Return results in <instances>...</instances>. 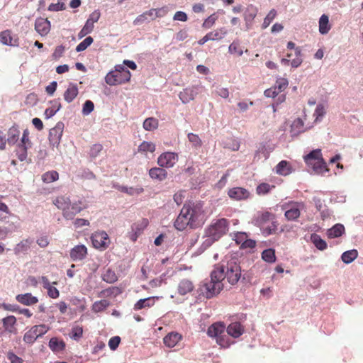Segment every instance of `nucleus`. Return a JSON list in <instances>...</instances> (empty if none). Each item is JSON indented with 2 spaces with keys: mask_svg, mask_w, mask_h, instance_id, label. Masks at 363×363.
<instances>
[{
  "mask_svg": "<svg viewBox=\"0 0 363 363\" xmlns=\"http://www.w3.org/2000/svg\"><path fill=\"white\" fill-rule=\"evenodd\" d=\"M203 211L201 203H189L183 206L180 213L174 223L175 228L179 231L187 227L195 228L200 225Z\"/></svg>",
  "mask_w": 363,
  "mask_h": 363,
  "instance_id": "nucleus-1",
  "label": "nucleus"
},
{
  "mask_svg": "<svg viewBox=\"0 0 363 363\" xmlns=\"http://www.w3.org/2000/svg\"><path fill=\"white\" fill-rule=\"evenodd\" d=\"M222 268V281L225 279L231 285L236 284L241 277V267L235 257L226 256L220 263L215 264V269Z\"/></svg>",
  "mask_w": 363,
  "mask_h": 363,
  "instance_id": "nucleus-2",
  "label": "nucleus"
},
{
  "mask_svg": "<svg viewBox=\"0 0 363 363\" xmlns=\"http://www.w3.org/2000/svg\"><path fill=\"white\" fill-rule=\"evenodd\" d=\"M229 228V222L225 218L213 220L210 225L205 229V237L203 245L205 248L210 247L226 234Z\"/></svg>",
  "mask_w": 363,
  "mask_h": 363,
  "instance_id": "nucleus-3",
  "label": "nucleus"
},
{
  "mask_svg": "<svg viewBox=\"0 0 363 363\" xmlns=\"http://www.w3.org/2000/svg\"><path fill=\"white\" fill-rule=\"evenodd\" d=\"M221 269H215L211 272L210 278L206 279L200 285L201 293L207 298H211L218 294L223 289Z\"/></svg>",
  "mask_w": 363,
  "mask_h": 363,
  "instance_id": "nucleus-4",
  "label": "nucleus"
},
{
  "mask_svg": "<svg viewBox=\"0 0 363 363\" xmlns=\"http://www.w3.org/2000/svg\"><path fill=\"white\" fill-rule=\"evenodd\" d=\"M207 334L209 337L216 338L217 343L222 347H228L231 344L230 340L225 335V325L223 323L212 324L208 328Z\"/></svg>",
  "mask_w": 363,
  "mask_h": 363,
  "instance_id": "nucleus-5",
  "label": "nucleus"
},
{
  "mask_svg": "<svg viewBox=\"0 0 363 363\" xmlns=\"http://www.w3.org/2000/svg\"><path fill=\"white\" fill-rule=\"evenodd\" d=\"M49 330V327L45 324L36 325L28 330L23 335V341L32 345L40 337L45 335Z\"/></svg>",
  "mask_w": 363,
  "mask_h": 363,
  "instance_id": "nucleus-6",
  "label": "nucleus"
},
{
  "mask_svg": "<svg viewBox=\"0 0 363 363\" xmlns=\"http://www.w3.org/2000/svg\"><path fill=\"white\" fill-rule=\"evenodd\" d=\"M304 207L302 202H289L282 205V210L285 211L284 216L288 220H295L299 218L301 210Z\"/></svg>",
  "mask_w": 363,
  "mask_h": 363,
  "instance_id": "nucleus-7",
  "label": "nucleus"
},
{
  "mask_svg": "<svg viewBox=\"0 0 363 363\" xmlns=\"http://www.w3.org/2000/svg\"><path fill=\"white\" fill-rule=\"evenodd\" d=\"M130 77V71H124L123 72L111 71L106 75L105 82L110 86H115L128 82Z\"/></svg>",
  "mask_w": 363,
  "mask_h": 363,
  "instance_id": "nucleus-8",
  "label": "nucleus"
},
{
  "mask_svg": "<svg viewBox=\"0 0 363 363\" xmlns=\"http://www.w3.org/2000/svg\"><path fill=\"white\" fill-rule=\"evenodd\" d=\"M91 239L93 246L96 249L104 250L108 246L109 238L104 231L95 232L92 234Z\"/></svg>",
  "mask_w": 363,
  "mask_h": 363,
  "instance_id": "nucleus-9",
  "label": "nucleus"
},
{
  "mask_svg": "<svg viewBox=\"0 0 363 363\" xmlns=\"http://www.w3.org/2000/svg\"><path fill=\"white\" fill-rule=\"evenodd\" d=\"M64 129V124L58 122L56 125L50 130L49 142L52 147H57L60 143Z\"/></svg>",
  "mask_w": 363,
  "mask_h": 363,
  "instance_id": "nucleus-10",
  "label": "nucleus"
},
{
  "mask_svg": "<svg viewBox=\"0 0 363 363\" xmlns=\"http://www.w3.org/2000/svg\"><path fill=\"white\" fill-rule=\"evenodd\" d=\"M202 86L194 85L183 89L179 94V97L183 104H187L194 100L196 96L201 91Z\"/></svg>",
  "mask_w": 363,
  "mask_h": 363,
  "instance_id": "nucleus-11",
  "label": "nucleus"
},
{
  "mask_svg": "<svg viewBox=\"0 0 363 363\" xmlns=\"http://www.w3.org/2000/svg\"><path fill=\"white\" fill-rule=\"evenodd\" d=\"M178 160V155L172 152L162 153L157 159L158 164L162 167H172Z\"/></svg>",
  "mask_w": 363,
  "mask_h": 363,
  "instance_id": "nucleus-12",
  "label": "nucleus"
},
{
  "mask_svg": "<svg viewBox=\"0 0 363 363\" xmlns=\"http://www.w3.org/2000/svg\"><path fill=\"white\" fill-rule=\"evenodd\" d=\"M227 33L228 31L224 27L220 28L214 31L208 33L199 40L198 43L202 45L208 40H220L225 36Z\"/></svg>",
  "mask_w": 363,
  "mask_h": 363,
  "instance_id": "nucleus-13",
  "label": "nucleus"
},
{
  "mask_svg": "<svg viewBox=\"0 0 363 363\" xmlns=\"http://www.w3.org/2000/svg\"><path fill=\"white\" fill-rule=\"evenodd\" d=\"M257 12V8L252 4L248 5L245 9L243 13V18L245 22L246 30H249L252 28L253 21L255 18Z\"/></svg>",
  "mask_w": 363,
  "mask_h": 363,
  "instance_id": "nucleus-14",
  "label": "nucleus"
},
{
  "mask_svg": "<svg viewBox=\"0 0 363 363\" xmlns=\"http://www.w3.org/2000/svg\"><path fill=\"white\" fill-rule=\"evenodd\" d=\"M35 30L41 36H45L50 30V21L47 18H38L35 22Z\"/></svg>",
  "mask_w": 363,
  "mask_h": 363,
  "instance_id": "nucleus-15",
  "label": "nucleus"
},
{
  "mask_svg": "<svg viewBox=\"0 0 363 363\" xmlns=\"http://www.w3.org/2000/svg\"><path fill=\"white\" fill-rule=\"evenodd\" d=\"M311 128V126L306 127L304 125V123L303 120L300 118H297L295 119L291 125L290 128V134L292 138L297 137L301 133L305 132L306 130Z\"/></svg>",
  "mask_w": 363,
  "mask_h": 363,
  "instance_id": "nucleus-16",
  "label": "nucleus"
},
{
  "mask_svg": "<svg viewBox=\"0 0 363 363\" xmlns=\"http://www.w3.org/2000/svg\"><path fill=\"white\" fill-rule=\"evenodd\" d=\"M272 150L273 147L272 145L266 143L259 144V147H257V150L255 153V160H267L269 157L270 152H272Z\"/></svg>",
  "mask_w": 363,
  "mask_h": 363,
  "instance_id": "nucleus-17",
  "label": "nucleus"
},
{
  "mask_svg": "<svg viewBox=\"0 0 363 363\" xmlns=\"http://www.w3.org/2000/svg\"><path fill=\"white\" fill-rule=\"evenodd\" d=\"M287 48L289 50H294L296 57L291 62V65L293 68L298 67L302 62V50L300 47H296L294 43L289 41L287 43Z\"/></svg>",
  "mask_w": 363,
  "mask_h": 363,
  "instance_id": "nucleus-18",
  "label": "nucleus"
},
{
  "mask_svg": "<svg viewBox=\"0 0 363 363\" xmlns=\"http://www.w3.org/2000/svg\"><path fill=\"white\" fill-rule=\"evenodd\" d=\"M228 195L234 200L240 201L247 199L250 196V192L242 187H234L229 189Z\"/></svg>",
  "mask_w": 363,
  "mask_h": 363,
  "instance_id": "nucleus-19",
  "label": "nucleus"
},
{
  "mask_svg": "<svg viewBox=\"0 0 363 363\" xmlns=\"http://www.w3.org/2000/svg\"><path fill=\"white\" fill-rule=\"evenodd\" d=\"M87 255V248L84 245H78L74 247L69 253L70 257L73 261H79L84 259Z\"/></svg>",
  "mask_w": 363,
  "mask_h": 363,
  "instance_id": "nucleus-20",
  "label": "nucleus"
},
{
  "mask_svg": "<svg viewBox=\"0 0 363 363\" xmlns=\"http://www.w3.org/2000/svg\"><path fill=\"white\" fill-rule=\"evenodd\" d=\"M182 339V336L181 334L177 332H171L164 337L163 342L166 347L172 348L175 347Z\"/></svg>",
  "mask_w": 363,
  "mask_h": 363,
  "instance_id": "nucleus-21",
  "label": "nucleus"
},
{
  "mask_svg": "<svg viewBox=\"0 0 363 363\" xmlns=\"http://www.w3.org/2000/svg\"><path fill=\"white\" fill-rule=\"evenodd\" d=\"M225 331L228 335L234 338H238L243 334L244 328L240 323L233 322L230 323L227 328H225Z\"/></svg>",
  "mask_w": 363,
  "mask_h": 363,
  "instance_id": "nucleus-22",
  "label": "nucleus"
},
{
  "mask_svg": "<svg viewBox=\"0 0 363 363\" xmlns=\"http://www.w3.org/2000/svg\"><path fill=\"white\" fill-rule=\"evenodd\" d=\"M84 207L82 206L81 201H74L71 203L69 211L65 213V218L67 220H72L76 214L81 212Z\"/></svg>",
  "mask_w": 363,
  "mask_h": 363,
  "instance_id": "nucleus-23",
  "label": "nucleus"
},
{
  "mask_svg": "<svg viewBox=\"0 0 363 363\" xmlns=\"http://www.w3.org/2000/svg\"><path fill=\"white\" fill-rule=\"evenodd\" d=\"M53 203L57 206V208L62 211L63 216L65 217V213L69 211L71 205V201L69 196H57L54 201Z\"/></svg>",
  "mask_w": 363,
  "mask_h": 363,
  "instance_id": "nucleus-24",
  "label": "nucleus"
},
{
  "mask_svg": "<svg viewBox=\"0 0 363 363\" xmlns=\"http://www.w3.org/2000/svg\"><path fill=\"white\" fill-rule=\"evenodd\" d=\"M16 300L25 306H33L38 302V298L30 293L18 294L16 296Z\"/></svg>",
  "mask_w": 363,
  "mask_h": 363,
  "instance_id": "nucleus-25",
  "label": "nucleus"
},
{
  "mask_svg": "<svg viewBox=\"0 0 363 363\" xmlns=\"http://www.w3.org/2000/svg\"><path fill=\"white\" fill-rule=\"evenodd\" d=\"M0 43L9 46H18V39H13L10 30H5L0 33Z\"/></svg>",
  "mask_w": 363,
  "mask_h": 363,
  "instance_id": "nucleus-26",
  "label": "nucleus"
},
{
  "mask_svg": "<svg viewBox=\"0 0 363 363\" xmlns=\"http://www.w3.org/2000/svg\"><path fill=\"white\" fill-rule=\"evenodd\" d=\"M271 213L266 212H257L253 217L252 223L257 226L262 227L269 220Z\"/></svg>",
  "mask_w": 363,
  "mask_h": 363,
  "instance_id": "nucleus-27",
  "label": "nucleus"
},
{
  "mask_svg": "<svg viewBox=\"0 0 363 363\" xmlns=\"http://www.w3.org/2000/svg\"><path fill=\"white\" fill-rule=\"evenodd\" d=\"M79 93L77 85L70 83L65 91L64 99L67 103H71L77 96Z\"/></svg>",
  "mask_w": 363,
  "mask_h": 363,
  "instance_id": "nucleus-28",
  "label": "nucleus"
},
{
  "mask_svg": "<svg viewBox=\"0 0 363 363\" xmlns=\"http://www.w3.org/2000/svg\"><path fill=\"white\" fill-rule=\"evenodd\" d=\"M33 242V240L30 238L23 240L19 243H18L14 247V253L16 255H19L21 253H26L30 250Z\"/></svg>",
  "mask_w": 363,
  "mask_h": 363,
  "instance_id": "nucleus-29",
  "label": "nucleus"
},
{
  "mask_svg": "<svg viewBox=\"0 0 363 363\" xmlns=\"http://www.w3.org/2000/svg\"><path fill=\"white\" fill-rule=\"evenodd\" d=\"M158 298H159V297H157V296H151V297L140 299L134 305V310H140L144 308L151 307L155 304V300L158 299Z\"/></svg>",
  "mask_w": 363,
  "mask_h": 363,
  "instance_id": "nucleus-30",
  "label": "nucleus"
},
{
  "mask_svg": "<svg viewBox=\"0 0 363 363\" xmlns=\"http://www.w3.org/2000/svg\"><path fill=\"white\" fill-rule=\"evenodd\" d=\"M149 175L152 179L163 181L167 178V172L160 167H152L149 170Z\"/></svg>",
  "mask_w": 363,
  "mask_h": 363,
  "instance_id": "nucleus-31",
  "label": "nucleus"
},
{
  "mask_svg": "<svg viewBox=\"0 0 363 363\" xmlns=\"http://www.w3.org/2000/svg\"><path fill=\"white\" fill-rule=\"evenodd\" d=\"M51 106L46 108L44 115L46 118H50L61 108V104L59 99L50 101Z\"/></svg>",
  "mask_w": 363,
  "mask_h": 363,
  "instance_id": "nucleus-32",
  "label": "nucleus"
},
{
  "mask_svg": "<svg viewBox=\"0 0 363 363\" xmlns=\"http://www.w3.org/2000/svg\"><path fill=\"white\" fill-rule=\"evenodd\" d=\"M319 32L322 35L328 33L331 28V26L329 23V17L326 14H323L319 18Z\"/></svg>",
  "mask_w": 363,
  "mask_h": 363,
  "instance_id": "nucleus-33",
  "label": "nucleus"
},
{
  "mask_svg": "<svg viewBox=\"0 0 363 363\" xmlns=\"http://www.w3.org/2000/svg\"><path fill=\"white\" fill-rule=\"evenodd\" d=\"M194 289L193 283L189 279L182 280L178 286V292L180 295H186Z\"/></svg>",
  "mask_w": 363,
  "mask_h": 363,
  "instance_id": "nucleus-34",
  "label": "nucleus"
},
{
  "mask_svg": "<svg viewBox=\"0 0 363 363\" xmlns=\"http://www.w3.org/2000/svg\"><path fill=\"white\" fill-rule=\"evenodd\" d=\"M49 347L54 352H59L65 350V343L57 337H52L49 341Z\"/></svg>",
  "mask_w": 363,
  "mask_h": 363,
  "instance_id": "nucleus-35",
  "label": "nucleus"
},
{
  "mask_svg": "<svg viewBox=\"0 0 363 363\" xmlns=\"http://www.w3.org/2000/svg\"><path fill=\"white\" fill-rule=\"evenodd\" d=\"M345 232V227L343 225L337 223L330 228L327 235L329 238H335L341 236Z\"/></svg>",
  "mask_w": 363,
  "mask_h": 363,
  "instance_id": "nucleus-36",
  "label": "nucleus"
},
{
  "mask_svg": "<svg viewBox=\"0 0 363 363\" xmlns=\"http://www.w3.org/2000/svg\"><path fill=\"white\" fill-rule=\"evenodd\" d=\"M16 323V318L13 315H9L2 319L3 326L6 332L12 333L14 332V325Z\"/></svg>",
  "mask_w": 363,
  "mask_h": 363,
  "instance_id": "nucleus-37",
  "label": "nucleus"
},
{
  "mask_svg": "<svg viewBox=\"0 0 363 363\" xmlns=\"http://www.w3.org/2000/svg\"><path fill=\"white\" fill-rule=\"evenodd\" d=\"M321 159H323V157L320 149L314 150L304 156V160L308 165Z\"/></svg>",
  "mask_w": 363,
  "mask_h": 363,
  "instance_id": "nucleus-38",
  "label": "nucleus"
},
{
  "mask_svg": "<svg viewBox=\"0 0 363 363\" xmlns=\"http://www.w3.org/2000/svg\"><path fill=\"white\" fill-rule=\"evenodd\" d=\"M311 241L319 250H325L328 247L326 242L324 240H323L319 235L316 233H313L311 235Z\"/></svg>",
  "mask_w": 363,
  "mask_h": 363,
  "instance_id": "nucleus-39",
  "label": "nucleus"
},
{
  "mask_svg": "<svg viewBox=\"0 0 363 363\" xmlns=\"http://www.w3.org/2000/svg\"><path fill=\"white\" fill-rule=\"evenodd\" d=\"M276 172L282 176L289 175L291 172V166L288 162L282 160L276 166Z\"/></svg>",
  "mask_w": 363,
  "mask_h": 363,
  "instance_id": "nucleus-40",
  "label": "nucleus"
},
{
  "mask_svg": "<svg viewBox=\"0 0 363 363\" xmlns=\"http://www.w3.org/2000/svg\"><path fill=\"white\" fill-rule=\"evenodd\" d=\"M31 146L26 145L23 144H18L16 149V155L18 157V159L21 161H26L27 160L28 156V149L30 148Z\"/></svg>",
  "mask_w": 363,
  "mask_h": 363,
  "instance_id": "nucleus-41",
  "label": "nucleus"
},
{
  "mask_svg": "<svg viewBox=\"0 0 363 363\" xmlns=\"http://www.w3.org/2000/svg\"><path fill=\"white\" fill-rule=\"evenodd\" d=\"M20 131L16 125L12 126L8 131L7 141L10 145H14L18 140Z\"/></svg>",
  "mask_w": 363,
  "mask_h": 363,
  "instance_id": "nucleus-42",
  "label": "nucleus"
},
{
  "mask_svg": "<svg viewBox=\"0 0 363 363\" xmlns=\"http://www.w3.org/2000/svg\"><path fill=\"white\" fill-rule=\"evenodd\" d=\"M308 166L311 167L316 174H323L325 172H328V169L326 167V164L323 159L313 162L308 164Z\"/></svg>",
  "mask_w": 363,
  "mask_h": 363,
  "instance_id": "nucleus-43",
  "label": "nucleus"
},
{
  "mask_svg": "<svg viewBox=\"0 0 363 363\" xmlns=\"http://www.w3.org/2000/svg\"><path fill=\"white\" fill-rule=\"evenodd\" d=\"M358 256V252L357 250H350L344 252L342 254L341 259L345 264H350Z\"/></svg>",
  "mask_w": 363,
  "mask_h": 363,
  "instance_id": "nucleus-44",
  "label": "nucleus"
},
{
  "mask_svg": "<svg viewBox=\"0 0 363 363\" xmlns=\"http://www.w3.org/2000/svg\"><path fill=\"white\" fill-rule=\"evenodd\" d=\"M138 152L147 154V152H153L155 151V145L152 142L143 141L138 149Z\"/></svg>",
  "mask_w": 363,
  "mask_h": 363,
  "instance_id": "nucleus-45",
  "label": "nucleus"
},
{
  "mask_svg": "<svg viewBox=\"0 0 363 363\" xmlns=\"http://www.w3.org/2000/svg\"><path fill=\"white\" fill-rule=\"evenodd\" d=\"M118 190L130 196L138 195L143 191V189L142 187H129L125 186H119Z\"/></svg>",
  "mask_w": 363,
  "mask_h": 363,
  "instance_id": "nucleus-46",
  "label": "nucleus"
},
{
  "mask_svg": "<svg viewBox=\"0 0 363 363\" xmlns=\"http://www.w3.org/2000/svg\"><path fill=\"white\" fill-rule=\"evenodd\" d=\"M158 120L150 117L146 118L143 122V128L145 130L152 131L157 128Z\"/></svg>",
  "mask_w": 363,
  "mask_h": 363,
  "instance_id": "nucleus-47",
  "label": "nucleus"
},
{
  "mask_svg": "<svg viewBox=\"0 0 363 363\" xmlns=\"http://www.w3.org/2000/svg\"><path fill=\"white\" fill-rule=\"evenodd\" d=\"M187 138L192 147H194V149L197 150L202 146V140H201L198 135L189 133L187 135Z\"/></svg>",
  "mask_w": 363,
  "mask_h": 363,
  "instance_id": "nucleus-48",
  "label": "nucleus"
},
{
  "mask_svg": "<svg viewBox=\"0 0 363 363\" xmlns=\"http://www.w3.org/2000/svg\"><path fill=\"white\" fill-rule=\"evenodd\" d=\"M58 178L59 174L57 172L54 170L47 172L42 175V180L47 184L57 181Z\"/></svg>",
  "mask_w": 363,
  "mask_h": 363,
  "instance_id": "nucleus-49",
  "label": "nucleus"
},
{
  "mask_svg": "<svg viewBox=\"0 0 363 363\" xmlns=\"http://www.w3.org/2000/svg\"><path fill=\"white\" fill-rule=\"evenodd\" d=\"M262 258L267 262L273 263L276 261L275 251L272 248L264 250L262 253Z\"/></svg>",
  "mask_w": 363,
  "mask_h": 363,
  "instance_id": "nucleus-50",
  "label": "nucleus"
},
{
  "mask_svg": "<svg viewBox=\"0 0 363 363\" xmlns=\"http://www.w3.org/2000/svg\"><path fill=\"white\" fill-rule=\"evenodd\" d=\"M108 306L109 302L107 300L98 301L92 305V311L95 313H99L106 309Z\"/></svg>",
  "mask_w": 363,
  "mask_h": 363,
  "instance_id": "nucleus-51",
  "label": "nucleus"
},
{
  "mask_svg": "<svg viewBox=\"0 0 363 363\" xmlns=\"http://www.w3.org/2000/svg\"><path fill=\"white\" fill-rule=\"evenodd\" d=\"M102 279L107 283L112 284L117 281V276L113 271L107 269L103 274Z\"/></svg>",
  "mask_w": 363,
  "mask_h": 363,
  "instance_id": "nucleus-52",
  "label": "nucleus"
},
{
  "mask_svg": "<svg viewBox=\"0 0 363 363\" xmlns=\"http://www.w3.org/2000/svg\"><path fill=\"white\" fill-rule=\"evenodd\" d=\"M93 38L91 36L86 37L82 41L76 48V51L79 52L85 50L93 43Z\"/></svg>",
  "mask_w": 363,
  "mask_h": 363,
  "instance_id": "nucleus-53",
  "label": "nucleus"
},
{
  "mask_svg": "<svg viewBox=\"0 0 363 363\" xmlns=\"http://www.w3.org/2000/svg\"><path fill=\"white\" fill-rule=\"evenodd\" d=\"M82 333H83L82 328L79 325H74L72 327V328L71 330L69 337L73 340H77L82 336Z\"/></svg>",
  "mask_w": 363,
  "mask_h": 363,
  "instance_id": "nucleus-54",
  "label": "nucleus"
},
{
  "mask_svg": "<svg viewBox=\"0 0 363 363\" xmlns=\"http://www.w3.org/2000/svg\"><path fill=\"white\" fill-rule=\"evenodd\" d=\"M325 114V106L323 104H318L316 106V108L315 110V112L313 113V116L315 117V121L318 122L322 120V118Z\"/></svg>",
  "mask_w": 363,
  "mask_h": 363,
  "instance_id": "nucleus-55",
  "label": "nucleus"
},
{
  "mask_svg": "<svg viewBox=\"0 0 363 363\" xmlns=\"http://www.w3.org/2000/svg\"><path fill=\"white\" fill-rule=\"evenodd\" d=\"M94 26L91 25L89 22H86L82 30L79 31L78 34V37L79 39L84 38L87 34H89L92 32Z\"/></svg>",
  "mask_w": 363,
  "mask_h": 363,
  "instance_id": "nucleus-56",
  "label": "nucleus"
},
{
  "mask_svg": "<svg viewBox=\"0 0 363 363\" xmlns=\"http://www.w3.org/2000/svg\"><path fill=\"white\" fill-rule=\"evenodd\" d=\"M277 15V11L274 9H272L267 16L264 19V22L262 23V28H267L269 24L272 23V21L274 19Z\"/></svg>",
  "mask_w": 363,
  "mask_h": 363,
  "instance_id": "nucleus-57",
  "label": "nucleus"
},
{
  "mask_svg": "<svg viewBox=\"0 0 363 363\" xmlns=\"http://www.w3.org/2000/svg\"><path fill=\"white\" fill-rule=\"evenodd\" d=\"M94 103L90 100H86L83 105L82 114L84 116H88L94 111Z\"/></svg>",
  "mask_w": 363,
  "mask_h": 363,
  "instance_id": "nucleus-58",
  "label": "nucleus"
},
{
  "mask_svg": "<svg viewBox=\"0 0 363 363\" xmlns=\"http://www.w3.org/2000/svg\"><path fill=\"white\" fill-rule=\"evenodd\" d=\"M228 51L231 54L236 53L238 56H241L243 54L242 50L239 47V43L236 41H233L229 45Z\"/></svg>",
  "mask_w": 363,
  "mask_h": 363,
  "instance_id": "nucleus-59",
  "label": "nucleus"
},
{
  "mask_svg": "<svg viewBox=\"0 0 363 363\" xmlns=\"http://www.w3.org/2000/svg\"><path fill=\"white\" fill-rule=\"evenodd\" d=\"M288 80L285 78H279L276 81L274 87L279 91H284L288 86Z\"/></svg>",
  "mask_w": 363,
  "mask_h": 363,
  "instance_id": "nucleus-60",
  "label": "nucleus"
},
{
  "mask_svg": "<svg viewBox=\"0 0 363 363\" xmlns=\"http://www.w3.org/2000/svg\"><path fill=\"white\" fill-rule=\"evenodd\" d=\"M103 149V147L100 144H94L91 146L90 151H89V155L91 157V159H95L99 153L101 152Z\"/></svg>",
  "mask_w": 363,
  "mask_h": 363,
  "instance_id": "nucleus-61",
  "label": "nucleus"
},
{
  "mask_svg": "<svg viewBox=\"0 0 363 363\" xmlns=\"http://www.w3.org/2000/svg\"><path fill=\"white\" fill-rule=\"evenodd\" d=\"M274 187V186H272ZM272 186L267 183H262L257 187V192L259 195H264L269 192Z\"/></svg>",
  "mask_w": 363,
  "mask_h": 363,
  "instance_id": "nucleus-62",
  "label": "nucleus"
},
{
  "mask_svg": "<svg viewBox=\"0 0 363 363\" xmlns=\"http://www.w3.org/2000/svg\"><path fill=\"white\" fill-rule=\"evenodd\" d=\"M276 229L277 225L274 222H272L271 225L267 227H263V225L261 227L262 232L265 236L273 234Z\"/></svg>",
  "mask_w": 363,
  "mask_h": 363,
  "instance_id": "nucleus-63",
  "label": "nucleus"
},
{
  "mask_svg": "<svg viewBox=\"0 0 363 363\" xmlns=\"http://www.w3.org/2000/svg\"><path fill=\"white\" fill-rule=\"evenodd\" d=\"M217 16L215 14H212L204 21L202 26L205 28H210L215 24Z\"/></svg>",
  "mask_w": 363,
  "mask_h": 363,
  "instance_id": "nucleus-64",
  "label": "nucleus"
}]
</instances>
